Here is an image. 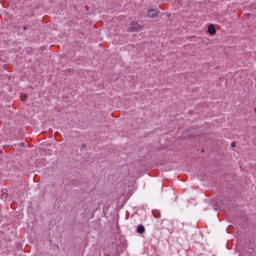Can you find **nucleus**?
Returning a JSON list of instances; mask_svg holds the SVG:
<instances>
[{
	"instance_id": "1",
	"label": "nucleus",
	"mask_w": 256,
	"mask_h": 256,
	"mask_svg": "<svg viewBox=\"0 0 256 256\" xmlns=\"http://www.w3.org/2000/svg\"><path fill=\"white\" fill-rule=\"evenodd\" d=\"M142 27L137 22H132L129 26V31L135 32V31H141Z\"/></svg>"
},
{
	"instance_id": "2",
	"label": "nucleus",
	"mask_w": 256,
	"mask_h": 256,
	"mask_svg": "<svg viewBox=\"0 0 256 256\" xmlns=\"http://www.w3.org/2000/svg\"><path fill=\"white\" fill-rule=\"evenodd\" d=\"M157 15H159V11L157 9L148 10V17L150 19H155V17H157Z\"/></svg>"
},
{
	"instance_id": "3",
	"label": "nucleus",
	"mask_w": 256,
	"mask_h": 256,
	"mask_svg": "<svg viewBox=\"0 0 256 256\" xmlns=\"http://www.w3.org/2000/svg\"><path fill=\"white\" fill-rule=\"evenodd\" d=\"M208 33L209 35H215L217 33V29H215V26L213 24H210L208 26Z\"/></svg>"
},
{
	"instance_id": "4",
	"label": "nucleus",
	"mask_w": 256,
	"mask_h": 256,
	"mask_svg": "<svg viewBox=\"0 0 256 256\" xmlns=\"http://www.w3.org/2000/svg\"><path fill=\"white\" fill-rule=\"evenodd\" d=\"M137 233H140V234L145 233V226L139 225V226L137 227Z\"/></svg>"
},
{
	"instance_id": "5",
	"label": "nucleus",
	"mask_w": 256,
	"mask_h": 256,
	"mask_svg": "<svg viewBox=\"0 0 256 256\" xmlns=\"http://www.w3.org/2000/svg\"><path fill=\"white\" fill-rule=\"evenodd\" d=\"M231 146H232V147H235V142H232Z\"/></svg>"
}]
</instances>
